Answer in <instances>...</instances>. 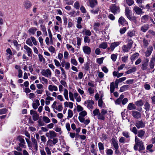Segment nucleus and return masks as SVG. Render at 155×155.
<instances>
[{
  "mask_svg": "<svg viewBox=\"0 0 155 155\" xmlns=\"http://www.w3.org/2000/svg\"><path fill=\"white\" fill-rule=\"evenodd\" d=\"M135 144L134 146L135 150H137L138 149V146L139 147V151L141 152L145 149L143 143L142 141L139 140V139L136 136L135 139Z\"/></svg>",
  "mask_w": 155,
  "mask_h": 155,
  "instance_id": "1",
  "label": "nucleus"
},
{
  "mask_svg": "<svg viewBox=\"0 0 155 155\" xmlns=\"http://www.w3.org/2000/svg\"><path fill=\"white\" fill-rule=\"evenodd\" d=\"M57 102L55 101L54 102L53 104L51 105V107L54 109L56 110L59 112L61 111L63 108V107L61 103L58 104V105H57Z\"/></svg>",
  "mask_w": 155,
  "mask_h": 155,
  "instance_id": "2",
  "label": "nucleus"
},
{
  "mask_svg": "<svg viewBox=\"0 0 155 155\" xmlns=\"http://www.w3.org/2000/svg\"><path fill=\"white\" fill-rule=\"evenodd\" d=\"M120 41H115L113 43H112L111 44L110 46L109 47L107 48V50L109 51H113L115 48L117 47L120 44Z\"/></svg>",
  "mask_w": 155,
  "mask_h": 155,
  "instance_id": "3",
  "label": "nucleus"
},
{
  "mask_svg": "<svg viewBox=\"0 0 155 155\" xmlns=\"http://www.w3.org/2000/svg\"><path fill=\"white\" fill-rule=\"evenodd\" d=\"M41 73L43 76L47 78H50L51 75V71L49 69L43 70Z\"/></svg>",
  "mask_w": 155,
  "mask_h": 155,
  "instance_id": "4",
  "label": "nucleus"
},
{
  "mask_svg": "<svg viewBox=\"0 0 155 155\" xmlns=\"http://www.w3.org/2000/svg\"><path fill=\"white\" fill-rule=\"evenodd\" d=\"M110 10L114 14L118 13L120 12V9L119 6H117L115 5H112L110 7Z\"/></svg>",
  "mask_w": 155,
  "mask_h": 155,
  "instance_id": "5",
  "label": "nucleus"
},
{
  "mask_svg": "<svg viewBox=\"0 0 155 155\" xmlns=\"http://www.w3.org/2000/svg\"><path fill=\"white\" fill-rule=\"evenodd\" d=\"M94 101L92 100H89L84 102V104L89 109H92L93 107Z\"/></svg>",
  "mask_w": 155,
  "mask_h": 155,
  "instance_id": "6",
  "label": "nucleus"
},
{
  "mask_svg": "<svg viewBox=\"0 0 155 155\" xmlns=\"http://www.w3.org/2000/svg\"><path fill=\"white\" fill-rule=\"evenodd\" d=\"M17 139L20 142V143H19L18 145L21 147L25 148L26 147L25 145V143L23 137L21 136H19L17 137Z\"/></svg>",
  "mask_w": 155,
  "mask_h": 155,
  "instance_id": "7",
  "label": "nucleus"
},
{
  "mask_svg": "<svg viewBox=\"0 0 155 155\" xmlns=\"http://www.w3.org/2000/svg\"><path fill=\"white\" fill-rule=\"evenodd\" d=\"M46 136L50 139L53 138L57 136L56 133L53 130H50L46 134Z\"/></svg>",
  "mask_w": 155,
  "mask_h": 155,
  "instance_id": "8",
  "label": "nucleus"
},
{
  "mask_svg": "<svg viewBox=\"0 0 155 155\" xmlns=\"http://www.w3.org/2000/svg\"><path fill=\"white\" fill-rule=\"evenodd\" d=\"M107 112V110L102 109L100 112V114L98 116V119L104 120L105 119L104 116Z\"/></svg>",
  "mask_w": 155,
  "mask_h": 155,
  "instance_id": "9",
  "label": "nucleus"
},
{
  "mask_svg": "<svg viewBox=\"0 0 155 155\" xmlns=\"http://www.w3.org/2000/svg\"><path fill=\"white\" fill-rule=\"evenodd\" d=\"M132 113L133 117L135 119H139L141 118V115L140 112L135 110H133L132 111Z\"/></svg>",
  "mask_w": 155,
  "mask_h": 155,
  "instance_id": "10",
  "label": "nucleus"
},
{
  "mask_svg": "<svg viewBox=\"0 0 155 155\" xmlns=\"http://www.w3.org/2000/svg\"><path fill=\"white\" fill-rule=\"evenodd\" d=\"M135 125L138 129L144 127L145 126L144 123L143 122L142 120L137 121Z\"/></svg>",
  "mask_w": 155,
  "mask_h": 155,
  "instance_id": "11",
  "label": "nucleus"
},
{
  "mask_svg": "<svg viewBox=\"0 0 155 155\" xmlns=\"http://www.w3.org/2000/svg\"><path fill=\"white\" fill-rule=\"evenodd\" d=\"M133 10L137 15H140L143 13L142 9L139 7L137 6H135L134 7Z\"/></svg>",
  "mask_w": 155,
  "mask_h": 155,
  "instance_id": "12",
  "label": "nucleus"
},
{
  "mask_svg": "<svg viewBox=\"0 0 155 155\" xmlns=\"http://www.w3.org/2000/svg\"><path fill=\"white\" fill-rule=\"evenodd\" d=\"M31 115L32 116L33 120L34 121L37 120L39 118V115L35 111L33 110H31L30 112Z\"/></svg>",
  "mask_w": 155,
  "mask_h": 155,
  "instance_id": "13",
  "label": "nucleus"
},
{
  "mask_svg": "<svg viewBox=\"0 0 155 155\" xmlns=\"http://www.w3.org/2000/svg\"><path fill=\"white\" fill-rule=\"evenodd\" d=\"M48 89L50 92L57 91H58L57 86L53 84L49 85L48 86Z\"/></svg>",
  "mask_w": 155,
  "mask_h": 155,
  "instance_id": "14",
  "label": "nucleus"
},
{
  "mask_svg": "<svg viewBox=\"0 0 155 155\" xmlns=\"http://www.w3.org/2000/svg\"><path fill=\"white\" fill-rule=\"evenodd\" d=\"M131 12L128 8H126L125 9V14L127 17L130 20H132L133 18L131 15Z\"/></svg>",
  "mask_w": 155,
  "mask_h": 155,
  "instance_id": "15",
  "label": "nucleus"
},
{
  "mask_svg": "<svg viewBox=\"0 0 155 155\" xmlns=\"http://www.w3.org/2000/svg\"><path fill=\"white\" fill-rule=\"evenodd\" d=\"M83 51L85 54H89L91 52V48L88 46H85L83 47Z\"/></svg>",
  "mask_w": 155,
  "mask_h": 155,
  "instance_id": "16",
  "label": "nucleus"
},
{
  "mask_svg": "<svg viewBox=\"0 0 155 155\" xmlns=\"http://www.w3.org/2000/svg\"><path fill=\"white\" fill-rule=\"evenodd\" d=\"M153 47L152 46H150L147 48V50L145 52V55L146 57L150 56L152 53Z\"/></svg>",
  "mask_w": 155,
  "mask_h": 155,
  "instance_id": "17",
  "label": "nucleus"
},
{
  "mask_svg": "<svg viewBox=\"0 0 155 155\" xmlns=\"http://www.w3.org/2000/svg\"><path fill=\"white\" fill-rule=\"evenodd\" d=\"M118 23L119 24L124 26L127 24V22L125 18L122 16L120 17L118 20Z\"/></svg>",
  "mask_w": 155,
  "mask_h": 155,
  "instance_id": "18",
  "label": "nucleus"
},
{
  "mask_svg": "<svg viewBox=\"0 0 155 155\" xmlns=\"http://www.w3.org/2000/svg\"><path fill=\"white\" fill-rule=\"evenodd\" d=\"M148 62L149 59L148 58H146L144 60L141 66V69L143 70H144L147 69Z\"/></svg>",
  "mask_w": 155,
  "mask_h": 155,
  "instance_id": "19",
  "label": "nucleus"
},
{
  "mask_svg": "<svg viewBox=\"0 0 155 155\" xmlns=\"http://www.w3.org/2000/svg\"><path fill=\"white\" fill-rule=\"evenodd\" d=\"M61 65L62 67H65V68L67 70L70 68V64L69 62H66L65 61H63L61 63Z\"/></svg>",
  "mask_w": 155,
  "mask_h": 155,
  "instance_id": "20",
  "label": "nucleus"
},
{
  "mask_svg": "<svg viewBox=\"0 0 155 155\" xmlns=\"http://www.w3.org/2000/svg\"><path fill=\"white\" fill-rule=\"evenodd\" d=\"M24 48L26 50L28 56H31L32 55V50L31 48L26 45H24Z\"/></svg>",
  "mask_w": 155,
  "mask_h": 155,
  "instance_id": "21",
  "label": "nucleus"
},
{
  "mask_svg": "<svg viewBox=\"0 0 155 155\" xmlns=\"http://www.w3.org/2000/svg\"><path fill=\"white\" fill-rule=\"evenodd\" d=\"M23 5L26 9H29L31 6V4L30 2L28 1H26L23 3Z\"/></svg>",
  "mask_w": 155,
  "mask_h": 155,
  "instance_id": "22",
  "label": "nucleus"
},
{
  "mask_svg": "<svg viewBox=\"0 0 155 155\" xmlns=\"http://www.w3.org/2000/svg\"><path fill=\"white\" fill-rule=\"evenodd\" d=\"M65 107H69L70 109H72L73 107V103L71 102L66 101L64 103Z\"/></svg>",
  "mask_w": 155,
  "mask_h": 155,
  "instance_id": "23",
  "label": "nucleus"
},
{
  "mask_svg": "<svg viewBox=\"0 0 155 155\" xmlns=\"http://www.w3.org/2000/svg\"><path fill=\"white\" fill-rule=\"evenodd\" d=\"M130 140V139H125L124 137H122L119 138V141L120 143H126L129 142Z\"/></svg>",
  "mask_w": 155,
  "mask_h": 155,
  "instance_id": "24",
  "label": "nucleus"
},
{
  "mask_svg": "<svg viewBox=\"0 0 155 155\" xmlns=\"http://www.w3.org/2000/svg\"><path fill=\"white\" fill-rule=\"evenodd\" d=\"M112 144L114 149L119 148L117 141L114 138H113L112 139Z\"/></svg>",
  "mask_w": 155,
  "mask_h": 155,
  "instance_id": "25",
  "label": "nucleus"
},
{
  "mask_svg": "<svg viewBox=\"0 0 155 155\" xmlns=\"http://www.w3.org/2000/svg\"><path fill=\"white\" fill-rule=\"evenodd\" d=\"M39 79L40 80V82L42 84H48V80L47 79L45 78V77L42 76H40L39 77Z\"/></svg>",
  "mask_w": 155,
  "mask_h": 155,
  "instance_id": "26",
  "label": "nucleus"
},
{
  "mask_svg": "<svg viewBox=\"0 0 155 155\" xmlns=\"http://www.w3.org/2000/svg\"><path fill=\"white\" fill-rule=\"evenodd\" d=\"M37 30V29L36 28L32 27L29 29L28 31L30 34L34 35Z\"/></svg>",
  "mask_w": 155,
  "mask_h": 155,
  "instance_id": "27",
  "label": "nucleus"
},
{
  "mask_svg": "<svg viewBox=\"0 0 155 155\" xmlns=\"http://www.w3.org/2000/svg\"><path fill=\"white\" fill-rule=\"evenodd\" d=\"M90 5L91 7L93 8L97 4V0H91L89 2Z\"/></svg>",
  "mask_w": 155,
  "mask_h": 155,
  "instance_id": "28",
  "label": "nucleus"
},
{
  "mask_svg": "<svg viewBox=\"0 0 155 155\" xmlns=\"http://www.w3.org/2000/svg\"><path fill=\"white\" fill-rule=\"evenodd\" d=\"M54 98L51 97H47L45 98V104L46 105H49L50 104V101H53Z\"/></svg>",
  "mask_w": 155,
  "mask_h": 155,
  "instance_id": "29",
  "label": "nucleus"
},
{
  "mask_svg": "<svg viewBox=\"0 0 155 155\" xmlns=\"http://www.w3.org/2000/svg\"><path fill=\"white\" fill-rule=\"evenodd\" d=\"M149 26L148 24H145L141 27V30L143 32H145L149 28Z\"/></svg>",
  "mask_w": 155,
  "mask_h": 155,
  "instance_id": "30",
  "label": "nucleus"
},
{
  "mask_svg": "<svg viewBox=\"0 0 155 155\" xmlns=\"http://www.w3.org/2000/svg\"><path fill=\"white\" fill-rule=\"evenodd\" d=\"M108 47L107 43L106 42L102 43L99 46V48L105 49L107 48Z\"/></svg>",
  "mask_w": 155,
  "mask_h": 155,
  "instance_id": "31",
  "label": "nucleus"
},
{
  "mask_svg": "<svg viewBox=\"0 0 155 155\" xmlns=\"http://www.w3.org/2000/svg\"><path fill=\"white\" fill-rule=\"evenodd\" d=\"M136 107L135 105L132 103H130L128 105L127 109L130 110L135 109Z\"/></svg>",
  "mask_w": 155,
  "mask_h": 155,
  "instance_id": "32",
  "label": "nucleus"
},
{
  "mask_svg": "<svg viewBox=\"0 0 155 155\" xmlns=\"http://www.w3.org/2000/svg\"><path fill=\"white\" fill-rule=\"evenodd\" d=\"M31 140L36 150H37L38 148L37 141L34 138H31Z\"/></svg>",
  "mask_w": 155,
  "mask_h": 155,
  "instance_id": "33",
  "label": "nucleus"
},
{
  "mask_svg": "<svg viewBox=\"0 0 155 155\" xmlns=\"http://www.w3.org/2000/svg\"><path fill=\"white\" fill-rule=\"evenodd\" d=\"M137 134L139 137L142 138L145 134V131L141 130H140L138 131Z\"/></svg>",
  "mask_w": 155,
  "mask_h": 155,
  "instance_id": "34",
  "label": "nucleus"
},
{
  "mask_svg": "<svg viewBox=\"0 0 155 155\" xmlns=\"http://www.w3.org/2000/svg\"><path fill=\"white\" fill-rule=\"evenodd\" d=\"M74 98L77 102H80L81 101V98L79 94L77 93H74Z\"/></svg>",
  "mask_w": 155,
  "mask_h": 155,
  "instance_id": "35",
  "label": "nucleus"
},
{
  "mask_svg": "<svg viewBox=\"0 0 155 155\" xmlns=\"http://www.w3.org/2000/svg\"><path fill=\"white\" fill-rule=\"evenodd\" d=\"M63 95L65 99L68 101L69 99L68 96V91L67 89H64Z\"/></svg>",
  "mask_w": 155,
  "mask_h": 155,
  "instance_id": "36",
  "label": "nucleus"
},
{
  "mask_svg": "<svg viewBox=\"0 0 155 155\" xmlns=\"http://www.w3.org/2000/svg\"><path fill=\"white\" fill-rule=\"evenodd\" d=\"M126 79V77H123L120 78L119 79H117L115 81V84H116L117 86L118 85L119 83L121 82Z\"/></svg>",
  "mask_w": 155,
  "mask_h": 155,
  "instance_id": "37",
  "label": "nucleus"
},
{
  "mask_svg": "<svg viewBox=\"0 0 155 155\" xmlns=\"http://www.w3.org/2000/svg\"><path fill=\"white\" fill-rule=\"evenodd\" d=\"M69 97L70 101L74 102V93L73 94L71 92L69 93Z\"/></svg>",
  "mask_w": 155,
  "mask_h": 155,
  "instance_id": "38",
  "label": "nucleus"
},
{
  "mask_svg": "<svg viewBox=\"0 0 155 155\" xmlns=\"http://www.w3.org/2000/svg\"><path fill=\"white\" fill-rule=\"evenodd\" d=\"M66 47L67 49L70 51H71L72 53L74 52V49L72 46L69 44L66 45Z\"/></svg>",
  "mask_w": 155,
  "mask_h": 155,
  "instance_id": "39",
  "label": "nucleus"
},
{
  "mask_svg": "<svg viewBox=\"0 0 155 155\" xmlns=\"http://www.w3.org/2000/svg\"><path fill=\"white\" fill-rule=\"evenodd\" d=\"M129 86L128 85H124L121 87L120 89V92H124L127 90L129 88Z\"/></svg>",
  "mask_w": 155,
  "mask_h": 155,
  "instance_id": "40",
  "label": "nucleus"
},
{
  "mask_svg": "<svg viewBox=\"0 0 155 155\" xmlns=\"http://www.w3.org/2000/svg\"><path fill=\"white\" fill-rule=\"evenodd\" d=\"M137 70L135 67H133L131 69H129L126 72V73L127 74L135 72Z\"/></svg>",
  "mask_w": 155,
  "mask_h": 155,
  "instance_id": "41",
  "label": "nucleus"
},
{
  "mask_svg": "<svg viewBox=\"0 0 155 155\" xmlns=\"http://www.w3.org/2000/svg\"><path fill=\"white\" fill-rule=\"evenodd\" d=\"M117 56V54H112L111 55L110 58L113 61L115 62L116 60Z\"/></svg>",
  "mask_w": 155,
  "mask_h": 155,
  "instance_id": "42",
  "label": "nucleus"
},
{
  "mask_svg": "<svg viewBox=\"0 0 155 155\" xmlns=\"http://www.w3.org/2000/svg\"><path fill=\"white\" fill-rule=\"evenodd\" d=\"M13 43L16 49L18 50H19L20 49L21 45L18 44L17 41L16 40H14L13 41Z\"/></svg>",
  "mask_w": 155,
  "mask_h": 155,
  "instance_id": "43",
  "label": "nucleus"
},
{
  "mask_svg": "<svg viewBox=\"0 0 155 155\" xmlns=\"http://www.w3.org/2000/svg\"><path fill=\"white\" fill-rule=\"evenodd\" d=\"M98 106L101 108H103L104 107V103L102 99H100L99 100L98 102Z\"/></svg>",
  "mask_w": 155,
  "mask_h": 155,
  "instance_id": "44",
  "label": "nucleus"
},
{
  "mask_svg": "<svg viewBox=\"0 0 155 155\" xmlns=\"http://www.w3.org/2000/svg\"><path fill=\"white\" fill-rule=\"evenodd\" d=\"M139 55L138 53H135L133 54L130 57L131 60L133 61L135 60L136 58H137Z\"/></svg>",
  "mask_w": 155,
  "mask_h": 155,
  "instance_id": "45",
  "label": "nucleus"
},
{
  "mask_svg": "<svg viewBox=\"0 0 155 155\" xmlns=\"http://www.w3.org/2000/svg\"><path fill=\"white\" fill-rule=\"evenodd\" d=\"M58 139L57 138H53V139L52 140H48V142H52V143L53 144V145H54L55 144L58 143Z\"/></svg>",
  "mask_w": 155,
  "mask_h": 155,
  "instance_id": "46",
  "label": "nucleus"
},
{
  "mask_svg": "<svg viewBox=\"0 0 155 155\" xmlns=\"http://www.w3.org/2000/svg\"><path fill=\"white\" fill-rule=\"evenodd\" d=\"M68 115L67 118L68 119V118H71L73 117V113L71 110L70 109H68Z\"/></svg>",
  "mask_w": 155,
  "mask_h": 155,
  "instance_id": "47",
  "label": "nucleus"
},
{
  "mask_svg": "<svg viewBox=\"0 0 155 155\" xmlns=\"http://www.w3.org/2000/svg\"><path fill=\"white\" fill-rule=\"evenodd\" d=\"M130 49L126 45H124L122 47V51L124 53L128 52Z\"/></svg>",
  "mask_w": 155,
  "mask_h": 155,
  "instance_id": "48",
  "label": "nucleus"
},
{
  "mask_svg": "<svg viewBox=\"0 0 155 155\" xmlns=\"http://www.w3.org/2000/svg\"><path fill=\"white\" fill-rule=\"evenodd\" d=\"M93 113L94 116H97V118L98 119V116L100 114L99 110L98 109H96L93 111Z\"/></svg>",
  "mask_w": 155,
  "mask_h": 155,
  "instance_id": "49",
  "label": "nucleus"
},
{
  "mask_svg": "<svg viewBox=\"0 0 155 155\" xmlns=\"http://www.w3.org/2000/svg\"><path fill=\"white\" fill-rule=\"evenodd\" d=\"M43 121L46 123H48L50 122L49 118L46 116H44L42 118Z\"/></svg>",
  "mask_w": 155,
  "mask_h": 155,
  "instance_id": "50",
  "label": "nucleus"
},
{
  "mask_svg": "<svg viewBox=\"0 0 155 155\" xmlns=\"http://www.w3.org/2000/svg\"><path fill=\"white\" fill-rule=\"evenodd\" d=\"M48 50L52 53H55V49L52 46H50L48 48Z\"/></svg>",
  "mask_w": 155,
  "mask_h": 155,
  "instance_id": "51",
  "label": "nucleus"
},
{
  "mask_svg": "<svg viewBox=\"0 0 155 155\" xmlns=\"http://www.w3.org/2000/svg\"><path fill=\"white\" fill-rule=\"evenodd\" d=\"M31 39L32 42L35 45H37L38 42L36 41L35 38L33 36H31L30 37Z\"/></svg>",
  "mask_w": 155,
  "mask_h": 155,
  "instance_id": "52",
  "label": "nucleus"
},
{
  "mask_svg": "<svg viewBox=\"0 0 155 155\" xmlns=\"http://www.w3.org/2000/svg\"><path fill=\"white\" fill-rule=\"evenodd\" d=\"M71 64L74 65V66H77L78 64V63L76 60L74 58H71Z\"/></svg>",
  "mask_w": 155,
  "mask_h": 155,
  "instance_id": "53",
  "label": "nucleus"
},
{
  "mask_svg": "<svg viewBox=\"0 0 155 155\" xmlns=\"http://www.w3.org/2000/svg\"><path fill=\"white\" fill-rule=\"evenodd\" d=\"M54 130L57 132H59L60 134H61L62 133L61 128L58 126L56 127L54 129Z\"/></svg>",
  "mask_w": 155,
  "mask_h": 155,
  "instance_id": "54",
  "label": "nucleus"
},
{
  "mask_svg": "<svg viewBox=\"0 0 155 155\" xmlns=\"http://www.w3.org/2000/svg\"><path fill=\"white\" fill-rule=\"evenodd\" d=\"M122 134L123 136L126 137L127 139H130V135L128 132L126 131H123Z\"/></svg>",
  "mask_w": 155,
  "mask_h": 155,
  "instance_id": "55",
  "label": "nucleus"
},
{
  "mask_svg": "<svg viewBox=\"0 0 155 155\" xmlns=\"http://www.w3.org/2000/svg\"><path fill=\"white\" fill-rule=\"evenodd\" d=\"M114 85L113 82H112L110 84V92L111 93L114 92Z\"/></svg>",
  "mask_w": 155,
  "mask_h": 155,
  "instance_id": "56",
  "label": "nucleus"
},
{
  "mask_svg": "<svg viewBox=\"0 0 155 155\" xmlns=\"http://www.w3.org/2000/svg\"><path fill=\"white\" fill-rule=\"evenodd\" d=\"M77 105V109L78 112L82 111L84 109L80 105H78L77 104H76Z\"/></svg>",
  "mask_w": 155,
  "mask_h": 155,
  "instance_id": "57",
  "label": "nucleus"
},
{
  "mask_svg": "<svg viewBox=\"0 0 155 155\" xmlns=\"http://www.w3.org/2000/svg\"><path fill=\"white\" fill-rule=\"evenodd\" d=\"M26 43L29 46H33V44L31 41L30 38L27 39L26 40Z\"/></svg>",
  "mask_w": 155,
  "mask_h": 155,
  "instance_id": "58",
  "label": "nucleus"
},
{
  "mask_svg": "<svg viewBox=\"0 0 155 155\" xmlns=\"http://www.w3.org/2000/svg\"><path fill=\"white\" fill-rule=\"evenodd\" d=\"M149 18V16L147 15H145L143 16L141 18V20L142 21H144V22L145 21H146L148 20Z\"/></svg>",
  "mask_w": 155,
  "mask_h": 155,
  "instance_id": "59",
  "label": "nucleus"
},
{
  "mask_svg": "<svg viewBox=\"0 0 155 155\" xmlns=\"http://www.w3.org/2000/svg\"><path fill=\"white\" fill-rule=\"evenodd\" d=\"M155 61L152 60L151 59L150 62V68L153 69L154 68L155 65Z\"/></svg>",
  "mask_w": 155,
  "mask_h": 155,
  "instance_id": "60",
  "label": "nucleus"
},
{
  "mask_svg": "<svg viewBox=\"0 0 155 155\" xmlns=\"http://www.w3.org/2000/svg\"><path fill=\"white\" fill-rule=\"evenodd\" d=\"M133 44V41L131 40H129L128 41V43L127 45V46L128 47V48H129L130 49L132 47Z\"/></svg>",
  "mask_w": 155,
  "mask_h": 155,
  "instance_id": "61",
  "label": "nucleus"
},
{
  "mask_svg": "<svg viewBox=\"0 0 155 155\" xmlns=\"http://www.w3.org/2000/svg\"><path fill=\"white\" fill-rule=\"evenodd\" d=\"M87 114V112L85 110H83L79 113V115L81 117H84Z\"/></svg>",
  "mask_w": 155,
  "mask_h": 155,
  "instance_id": "62",
  "label": "nucleus"
},
{
  "mask_svg": "<svg viewBox=\"0 0 155 155\" xmlns=\"http://www.w3.org/2000/svg\"><path fill=\"white\" fill-rule=\"evenodd\" d=\"M138 106H142L143 105V103L141 100L138 101L135 103Z\"/></svg>",
  "mask_w": 155,
  "mask_h": 155,
  "instance_id": "63",
  "label": "nucleus"
},
{
  "mask_svg": "<svg viewBox=\"0 0 155 155\" xmlns=\"http://www.w3.org/2000/svg\"><path fill=\"white\" fill-rule=\"evenodd\" d=\"M106 152L107 155H112L113 153V151L110 149H107L106 150Z\"/></svg>",
  "mask_w": 155,
  "mask_h": 155,
  "instance_id": "64",
  "label": "nucleus"
}]
</instances>
